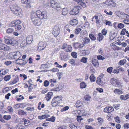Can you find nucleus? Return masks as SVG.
Here are the masks:
<instances>
[{
	"label": "nucleus",
	"instance_id": "5701e85b",
	"mask_svg": "<svg viewBox=\"0 0 129 129\" xmlns=\"http://www.w3.org/2000/svg\"><path fill=\"white\" fill-rule=\"evenodd\" d=\"M83 104L82 102L79 100L77 101L75 104V106L76 107L79 108L82 106Z\"/></svg>",
	"mask_w": 129,
	"mask_h": 129
},
{
	"label": "nucleus",
	"instance_id": "c85d7f7f",
	"mask_svg": "<svg viewBox=\"0 0 129 129\" xmlns=\"http://www.w3.org/2000/svg\"><path fill=\"white\" fill-rule=\"evenodd\" d=\"M65 50L66 52H70L72 51V47L71 46L68 45V47Z\"/></svg>",
	"mask_w": 129,
	"mask_h": 129
},
{
	"label": "nucleus",
	"instance_id": "cd10ccee",
	"mask_svg": "<svg viewBox=\"0 0 129 129\" xmlns=\"http://www.w3.org/2000/svg\"><path fill=\"white\" fill-rule=\"evenodd\" d=\"M90 79L91 82H94L96 80V78L93 74H92L90 76Z\"/></svg>",
	"mask_w": 129,
	"mask_h": 129
},
{
	"label": "nucleus",
	"instance_id": "e433bc0d",
	"mask_svg": "<svg viewBox=\"0 0 129 129\" xmlns=\"http://www.w3.org/2000/svg\"><path fill=\"white\" fill-rule=\"evenodd\" d=\"M55 117L54 116H52L50 118H48L46 119V120L47 121H49L51 122H54L55 120Z\"/></svg>",
	"mask_w": 129,
	"mask_h": 129
},
{
	"label": "nucleus",
	"instance_id": "13d9d810",
	"mask_svg": "<svg viewBox=\"0 0 129 129\" xmlns=\"http://www.w3.org/2000/svg\"><path fill=\"white\" fill-rule=\"evenodd\" d=\"M116 68L118 69V70L119 71H120L123 72L125 71L124 69L122 68L120 66H119L118 67H117Z\"/></svg>",
	"mask_w": 129,
	"mask_h": 129
},
{
	"label": "nucleus",
	"instance_id": "aec40b11",
	"mask_svg": "<svg viewBox=\"0 0 129 129\" xmlns=\"http://www.w3.org/2000/svg\"><path fill=\"white\" fill-rule=\"evenodd\" d=\"M92 64L95 67H97L99 65L98 60L96 59L93 60L92 61Z\"/></svg>",
	"mask_w": 129,
	"mask_h": 129
},
{
	"label": "nucleus",
	"instance_id": "2f4dec72",
	"mask_svg": "<svg viewBox=\"0 0 129 129\" xmlns=\"http://www.w3.org/2000/svg\"><path fill=\"white\" fill-rule=\"evenodd\" d=\"M19 81V78L17 76H16L14 79V80L12 82L13 84H15L17 83Z\"/></svg>",
	"mask_w": 129,
	"mask_h": 129
},
{
	"label": "nucleus",
	"instance_id": "423d86ee",
	"mask_svg": "<svg viewBox=\"0 0 129 129\" xmlns=\"http://www.w3.org/2000/svg\"><path fill=\"white\" fill-rule=\"evenodd\" d=\"M81 9V7L79 6H75L70 11V14L72 15H76L78 13L80 10Z\"/></svg>",
	"mask_w": 129,
	"mask_h": 129
},
{
	"label": "nucleus",
	"instance_id": "c756f323",
	"mask_svg": "<svg viewBox=\"0 0 129 129\" xmlns=\"http://www.w3.org/2000/svg\"><path fill=\"white\" fill-rule=\"evenodd\" d=\"M80 88H85L86 87V85L85 83L83 82H82L80 83Z\"/></svg>",
	"mask_w": 129,
	"mask_h": 129
},
{
	"label": "nucleus",
	"instance_id": "de8ad7c7",
	"mask_svg": "<svg viewBox=\"0 0 129 129\" xmlns=\"http://www.w3.org/2000/svg\"><path fill=\"white\" fill-rule=\"evenodd\" d=\"M13 30V29L12 28H9L7 30V32L8 34H10L12 33Z\"/></svg>",
	"mask_w": 129,
	"mask_h": 129
},
{
	"label": "nucleus",
	"instance_id": "20e7f679",
	"mask_svg": "<svg viewBox=\"0 0 129 129\" xmlns=\"http://www.w3.org/2000/svg\"><path fill=\"white\" fill-rule=\"evenodd\" d=\"M35 14L37 17L41 19H45L47 16V13L45 11L42 12L40 10H37Z\"/></svg>",
	"mask_w": 129,
	"mask_h": 129
},
{
	"label": "nucleus",
	"instance_id": "58836bf2",
	"mask_svg": "<svg viewBox=\"0 0 129 129\" xmlns=\"http://www.w3.org/2000/svg\"><path fill=\"white\" fill-rule=\"evenodd\" d=\"M81 29L79 28H76L75 30V34H78L81 31Z\"/></svg>",
	"mask_w": 129,
	"mask_h": 129
},
{
	"label": "nucleus",
	"instance_id": "a18cd8bd",
	"mask_svg": "<svg viewBox=\"0 0 129 129\" xmlns=\"http://www.w3.org/2000/svg\"><path fill=\"white\" fill-rule=\"evenodd\" d=\"M89 37L93 40H94L96 39V38L94 36L93 34H89Z\"/></svg>",
	"mask_w": 129,
	"mask_h": 129
},
{
	"label": "nucleus",
	"instance_id": "9b49d317",
	"mask_svg": "<svg viewBox=\"0 0 129 129\" xmlns=\"http://www.w3.org/2000/svg\"><path fill=\"white\" fill-rule=\"evenodd\" d=\"M103 74H101V75L99 76L97 78L96 82L98 84L102 85L104 84L105 83V82H103L102 80L103 77Z\"/></svg>",
	"mask_w": 129,
	"mask_h": 129
},
{
	"label": "nucleus",
	"instance_id": "b1692460",
	"mask_svg": "<svg viewBox=\"0 0 129 129\" xmlns=\"http://www.w3.org/2000/svg\"><path fill=\"white\" fill-rule=\"evenodd\" d=\"M114 92L116 94H122L123 93V92L122 91L118 89H116Z\"/></svg>",
	"mask_w": 129,
	"mask_h": 129
},
{
	"label": "nucleus",
	"instance_id": "c03bdc74",
	"mask_svg": "<svg viewBox=\"0 0 129 129\" xmlns=\"http://www.w3.org/2000/svg\"><path fill=\"white\" fill-rule=\"evenodd\" d=\"M69 107L68 106H66L65 107L62 108L61 110L60 111L61 112H63L64 111H66L68 109Z\"/></svg>",
	"mask_w": 129,
	"mask_h": 129
},
{
	"label": "nucleus",
	"instance_id": "f03ea898",
	"mask_svg": "<svg viewBox=\"0 0 129 129\" xmlns=\"http://www.w3.org/2000/svg\"><path fill=\"white\" fill-rule=\"evenodd\" d=\"M41 19L37 17L35 14H33L31 16V20L33 24L35 25L39 26L41 24Z\"/></svg>",
	"mask_w": 129,
	"mask_h": 129
},
{
	"label": "nucleus",
	"instance_id": "7c9ffc66",
	"mask_svg": "<svg viewBox=\"0 0 129 129\" xmlns=\"http://www.w3.org/2000/svg\"><path fill=\"white\" fill-rule=\"evenodd\" d=\"M68 12V10L67 8H64L62 10V14L63 15H65L67 14Z\"/></svg>",
	"mask_w": 129,
	"mask_h": 129
},
{
	"label": "nucleus",
	"instance_id": "e2e57ef3",
	"mask_svg": "<svg viewBox=\"0 0 129 129\" xmlns=\"http://www.w3.org/2000/svg\"><path fill=\"white\" fill-rule=\"evenodd\" d=\"M77 119L78 121L80 122L81 120H83V119L81 118V116H77Z\"/></svg>",
	"mask_w": 129,
	"mask_h": 129
},
{
	"label": "nucleus",
	"instance_id": "5fc2aeb1",
	"mask_svg": "<svg viewBox=\"0 0 129 129\" xmlns=\"http://www.w3.org/2000/svg\"><path fill=\"white\" fill-rule=\"evenodd\" d=\"M97 58L99 60H102L105 59V58L100 55H98L97 56Z\"/></svg>",
	"mask_w": 129,
	"mask_h": 129
},
{
	"label": "nucleus",
	"instance_id": "f3484780",
	"mask_svg": "<svg viewBox=\"0 0 129 129\" xmlns=\"http://www.w3.org/2000/svg\"><path fill=\"white\" fill-rule=\"evenodd\" d=\"M33 36L31 35L28 36L26 38V40L27 44H31L33 40Z\"/></svg>",
	"mask_w": 129,
	"mask_h": 129
},
{
	"label": "nucleus",
	"instance_id": "052dcab7",
	"mask_svg": "<svg viewBox=\"0 0 129 129\" xmlns=\"http://www.w3.org/2000/svg\"><path fill=\"white\" fill-rule=\"evenodd\" d=\"M120 98L121 100H126L127 99L126 95H121L120 97Z\"/></svg>",
	"mask_w": 129,
	"mask_h": 129
},
{
	"label": "nucleus",
	"instance_id": "4468645a",
	"mask_svg": "<svg viewBox=\"0 0 129 129\" xmlns=\"http://www.w3.org/2000/svg\"><path fill=\"white\" fill-rule=\"evenodd\" d=\"M21 23V21L19 20H16L12 21L10 24L11 27H14L19 25Z\"/></svg>",
	"mask_w": 129,
	"mask_h": 129
},
{
	"label": "nucleus",
	"instance_id": "680f3d73",
	"mask_svg": "<svg viewBox=\"0 0 129 129\" xmlns=\"http://www.w3.org/2000/svg\"><path fill=\"white\" fill-rule=\"evenodd\" d=\"M42 119H44L46 118L49 117L50 116V115L48 114H44L42 116Z\"/></svg>",
	"mask_w": 129,
	"mask_h": 129
},
{
	"label": "nucleus",
	"instance_id": "f257e3e1",
	"mask_svg": "<svg viewBox=\"0 0 129 129\" xmlns=\"http://www.w3.org/2000/svg\"><path fill=\"white\" fill-rule=\"evenodd\" d=\"M62 97L61 96L55 97L53 98L52 102L51 104L53 107H55L57 106L62 102Z\"/></svg>",
	"mask_w": 129,
	"mask_h": 129
},
{
	"label": "nucleus",
	"instance_id": "864d4df0",
	"mask_svg": "<svg viewBox=\"0 0 129 129\" xmlns=\"http://www.w3.org/2000/svg\"><path fill=\"white\" fill-rule=\"evenodd\" d=\"M120 106V104H116L113 105V107L116 109L117 110L119 109Z\"/></svg>",
	"mask_w": 129,
	"mask_h": 129
},
{
	"label": "nucleus",
	"instance_id": "f8f14e48",
	"mask_svg": "<svg viewBox=\"0 0 129 129\" xmlns=\"http://www.w3.org/2000/svg\"><path fill=\"white\" fill-rule=\"evenodd\" d=\"M60 29L58 26H55L53 29V34L55 37L57 36L59 34Z\"/></svg>",
	"mask_w": 129,
	"mask_h": 129
},
{
	"label": "nucleus",
	"instance_id": "6ab92c4d",
	"mask_svg": "<svg viewBox=\"0 0 129 129\" xmlns=\"http://www.w3.org/2000/svg\"><path fill=\"white\" fill-rule=\"evenodd\" d=\"M53 95L52 92H49L47 94H46L45 98H46L47 101H49L51 98L52 96Z\"/></svg>",
	"mask_w": 129,
	"mask_h": 129
},
{
	"label": "nucleus",
	"instance_id": "9d476101",
	"mask_svg": "<svg viewBox=\"0 0 129 129\" xmlns=\"http://www.w3.org/2000/svg\"><path fill=\"white\" fill-rule=\"evenodd\" d=\"M51 7L56 10L58 11L60 9V6L58 3L54 1H52L50 2Z\"/></svg>",
	"mask_w": 129,
	"mask_h": 129
},
{
	"label": "nucleus",
	"instance_id": "4c0bfd02",
	"mask_svg": "<svg viewBox=\"0 0 129 129\" xmlns=\"http://www.w3.org/2000/svg\"><path fill=\"white\" fill-rule=\"evenodd\" d=\"M87 59L88 58H87L83 57L81 60L80 61L81 62L84 63H86L87 62Z\"/></svg>",
	"mask_w": 129,
	"mask_h": 129
},
{
	"label": "nucleus",
	"instance_id": "338daca9",
	"mask_svg": "<svg viewBox=\"0 0 129 129\" xmlns=\"http://www.w3.org/2000/svg\"><path fill=\"white\" fill-rule=\"evenodd\" d=\"M49 82L51 83H56L57 81L55 79H50L49 80Z\"/></svg>",
	"mask_w": 129,
	"mask_h": 129
},
{
	"label": "nucleus",
	"instance_id": "4be33fe9",
	"mask_svg": "<svg viewBox=\"0 0 129 129\" xmlns=\"http://www.w3.org/2000/svg\"><path fill=\"white\" fill-rule=\"evenodd\" d=\"M103 36L102 34L100 33H98L97 38L98 40L101 41L103 39Z\"/></svg>",
	"mask_w": 129,
	"mask_h": 129
},
{
	"label": "nucleus",
	"instance_id": "ea45409f",
	"mask_svg": "<svg viewBox=\"0 0 129 129\" xmlns=\"http://www.w3.org/2000/svg\"><path fill=\"white\" fill-rule=\"evenodd\" d=\"M69 127L72 129H76L77 128L78 126H76L73 124L71 123L69 125Z\"/></svg>",
	"mask_w": 129,
	"mask_h": 129
},
{
	"label": "nucleus",
	"instance_id": "7ed1b4c3",
	"mask_svg": "<svg viewBox=\"0 0 129 129\" xmlns=\"http://www.w3.org/2000/svg\"><path fill=\"white\" fill-rule=\"evenodd\" d=\"M13 11L17 16L20 15L21 14L22 10L20 8L19 5L17 4H14L13 6Z\"/></svg>",
	"mask_w": 129,
	"mask_h": 129
},
{
	"label": "nucleus",
	"instance_id": "a211bd4d",
	"mask_svg": "<svg viewBox=\"0 0 129 129\" xmlns=\"http://www.w3.org/2000/svg\"><path fill=\"white\" fill-rule=\"evenodd\" d=\"M30 0H21V2L22 3L27 5L26 6L27 7H31L30 4Z\"/></svg>",
	"mask_w": 129,
	"mask_h": 129
},
{
	"label": "nucleus",
	"instance_id": "603ef678",
	"mask_svg": "<svg viewBox=\"0 0 129 129\" xmlns=\"http://www.w3.org/2000/svg\"><path fill=\"white\" fill-rule=\"evenodd\" d=\"M113 68L112 67H109L107 69V71L111 74L112 72Z\"/></svg>",
	"mask_w": 129,
	"mask_h": 129
},
{
	"label": "nucleus",
	"instance_id": "6e6d98bb",
	"mask_svg": "<svg viewBox=\"0 0 129 129\" xmlns=\"http://www.w3.org/2000/svg\"><path fill=\"white\" fill-rule=\"evenodd\" d=\"M106 22L105 24L109 26H112V23L110 21L107 20H105Z\"/></svg>",
	"mask_w": 129,
	"mask_h": 129
},
{
	"label": "nucleus",
	"instance_id": "bb28decb",
	"mask_svg": "<svg viewBox=\"0 0 129 129\" xmlns=\"http://www.w3.org/2000/svg\"><path fill=\"white\" fill-rule=\"evenodd\" d=\"M126 62V59H123L120 60L118 62V64L120 65H123L125 64Z\"/></svg>",
	"mask_w": 129,
	"mask_h": 129
},
{
	"label": "nucleus",
	"instance_id": "0eeeda50",
	"mask_svg": "<svg viewBox=\"0 0 129 129\" xmlns=\"http://www.w3.org/2000/svg\"><path fill=\"white\" fill-rule=\"evenodd\" d=\"M21 53L19 51H16L12 53V55L13 56V58L14 59H16L18 58V59L16 61V63L18 62L19 61H20V62H22V61H24V60L21 59H19L20 58L21 56Z\"/></svg>",
	"mask_w": 129,
	"mask_h": 129
},
{
	"label": "nucleus",
	"instance_id": "09e8293b",
	"mask_svg": "<svg viewBox=\"0 0 129 129\" xmlns=\"http://www.w3.org/2000/svg\"><path fill=\"white\" fill-rule=\"evenodd\" d=\"M26 109L28 111H32L34 110V107H28L26 108Z\"/></svg>",
	"mask_w": 129,
	"mask_h": 129
},
{
	"label": "nucleus",
	"instance_id": "dca6fc26",
	"mask_svg": "<svg viewBox=\"0 0 129 129\" xmlns=\"http://www.w3.org/2000/svg\"><path fill=\"white\" fill-rule=\"evenodd\" d=\"M45 44L44 43L42 42H40L38 45V50H43L45 47Z\"/></svg>",
	"mask_w": 129,
	"mask_h": 129
},
{
	"label": "nucleus",
	"instance_id": "f704fd0d",
	"mask_svg": "<svg viewBox=\"0 0 129 129\" xmlns=\"http://www.w3.org/2000/svg\"><path fill=\"white\" fill-rule=\"evenodd\" d=\"M18 113L20 115H25L26 114V113L24 111L21 110H19Z\"/></svg>",
	"mask_w": 129,
	"mask_h": 129
},
{
	"label": "nucleus",
	"instance_id": "69168bd1",
	"mask_svg": "<svg viewBox=\"0 0 129 129\" xmlns=\"http://www.w3.org/2000/svg\"><path fill=\"white\" fill-rule=\"evenodd\" d=\"M15 26V29L18 30H19L21 29L22 26L20 25H19L16 26Z\"/></svg>",
	"mask_w": 129,
	"mask_h": 129
},
{
	"label": "nucleus",
	"instance_id": "774afa93",
	"mask_svg": "<svg viewBox=\"0 0 129 129\" xmlns=\"http://www.w3.org/2000/svg\"><path fill=\"white\" fill-rule=\"evenodd\" d=\"M107 30L105 29H103L102 31V33L104 35H105L107 33Z\"/></svg>",
	"mask_w": 129,
	"mask_h": 129
},
{
	"label": "nucleus",
	"instance_id": "39448f33",
	"mask_svg": "<svg viewBox=\"0 0 129 129\" xmlns=\"http://www.w3.org/2000/svg\"><path fill=\"white\" fill-rule=\"evenodd\" d=\"M94 18L96 19V22L97 26L101 27L103 25L102 16L100 14H99L98 16H94Z\"/></svg>",
	"mask_w": 129,
	"mask_h": 129
},
{
	"label": "nucleus",
	"instance_id": "473e14b6",
	"mask_svg": "<svg viewBox=\"0 0 129 129\" xmlns=\"http://www.w3.org/2000/svg\"><path fill=\"white\" fill-rule=\"evenodd\" d=\"M98 120V123L99 124L102 125L103 122V120L102 118L101 117H99L97 119Z\"/></svg>",
	"mask_w": 129,
	"mask_h": 129
},
{
	"label": "nucleus",
	"instance_id": "ddd939ff",
	"mask_svg": "<svg viewBox=\"0 0 129 129\" xmlns=\"http://www.w3.org/2000/svg\"><path fill=\"white\" fill-rule=\"evenodd\" d=\"M10 48L8 46L2 43H0V50L5 51H8L9 50Z\"/></svg>",
	"mask_w": 129,
	"mask_h": 129
},
{
	"label": "nucleus",
	"instance_id": "c9c22d12",
	"mask_svg": "<svg viewBox=\"0 0 129 129\" xmlns=\"http://www.w3.org/2000/svg\"><path fill=\"white\" fill-rule=\"evenodd\" d=\"M11 76L10 75H9L5 76L4 78V79L5 81H7L9 80Z\"/></svg>",
	"mask_w": 129,
	"mask_h": 129
},
{
	"label": "nucleus",
	"instance_id": "1a4fd4ad",
	"mask_svg": "<svg viewBox=\"0 0 129 129\" xmlns=\"http://www.w3.org/2000/svg\"><path fill=\"white\" fill-rule=\"evenodd\" d=\"M5 42L6 44L9 45H12L13 46H15L17 43L16 40L14 39H5Z\"/></svg>",
	"mask_w": 129,
	"mask_h": 129
},
{
	"label": "nucleus",
	"instance_id": "37998d69",
	"mask_svg": "<svg viewBox=\"0 0 129 129\" xmlns=\"http://www.w3.org/2000/svg\"><path fill=\"white\" fill-rule=\"evenodd\" d=\"M69 62L70 64L72 65H75V60L73 59H72L69 60Z\"/></svg>",
	"mask_w": 129,
	"mask_h": 129
},
{
	"label": "nucleus",
	"instance_id": "a19ab883",
	"mask_svg": "<svg viewBox=\"0 0 129 129\" xmlns=\"http://www.w3.org/2000/svg\"><path fill=\"white\" fill-rule=\"evenodd\" d=\"M71 56L74 58H76L77 57V54L75 52H72L71 53Z\"/></svg>",
	"mask_w": 129,
	"mask_h": 129
},
{
	"label": "nucleus",
	"instance_id": "393cba45",
	"mask_svg": "<svg viewBox=\"0 0 129 129\" xmlns=\"http://www.w3.org/2000/svg\"><path fill=\"white\" fill-rule=\"evenodd\" d=\"M8 72V70L7 69H2L0 71V74L4 75Z\"/></svg>",
	"mask_w": 129,
	"mask_h": 129
},
{
	"label": "nucleus",
	"instance_id": "4d7b16f0",
	"mask_svg": "<svg viewBox=\"0 0 129 129\" xmlns=\"http://www.w3.org/2000/svg\"><path fill=\"white\" fill-rule=\"evenodd\" d=\"M84 41L83 43H85V45L88 44L89 43V38L87 37L85 38L84 39Z\"/></svg>",
	"mask_w": 129,
	"mask_h": 129
},
{
	"label": "nucleus",
	"instance_id": "79ce46f5",
	"mask_svg": "<svg viewBox=\"0 0 129 129\" xmlns=\"http://www.w3.org/2000/svg\"><path fill=\"white\" fill-rule=\"evenodd\" d=\"M6 53L5 52L1 51L0 52V58L4 57Z\"/></svg>",
	"mask_w": 129,
	"mask_h": 129
},
{
	"label": "nucleus",
	"instance_id": "a878e982",
	"mask_svg": "<svg viewBox=\"0 0 129 129\" xmlns=\"http://www.w3.org/2000/svg\"><path fill=\"white\" fill-rule=\"evenodd\" d=\"M86 50H81L79 53V55L80 56L85 55L87 54Z\"/></svg>",
	"mask_w": 129,
	"mask_h": 129
},
{
	"label": "nucleus",
	"instance_id": "bf43d9fd",
	"mask_svg": "<svg viewBox=\"0 0 129 129\" xmlns=\"http://www.w3.org/2000/svg\"><path fill=\"white\" fill-rule=\"evenodd\" d=\"M22 62L21 63H20L19 62H17V63L20 65H24L26 64L27 63V61H25L24 62H23V61L22 62Z\"/></svg>",
	"mask_w": 129,
	"mask_h": 129
},
{
	"label": "nucleus",
	"instance_id": "72a5a7b5",
	"mask_svg": "<svg viewBox=\"0 0 129 129\" xmlns=\"http://www.w3.org/2000/svg\"><path fill=\"white\" fill-rule=\"evenodd\" d=\"M11 118V117L10 115H4L3 117V118L7 120H9Z\"/></svg>",
	"mask_w": 129,
	"mask_h": 129
},
{
	"label": "nucleus",
	"instance_id": "8fccbe9b",
	"mask_svg": "<svg viewBox=\"0 0 129 129\" xmlns=\"http://www.w3.org/2000/svg\"><path fill=\"white\" fill-rule=\"evenodd\" d=\"M49 82L47 80H45L44 82V85L45 87L48 86L49 85Z\"/></svg>",
	"mask_w": 129,
	"mask_h": 129
},
{
	"label": "nucleus",
	"instance_id": "0e129e2a",
	"mask_svg": "<svg viewBox=\"0 0 129 129\" xmlns=\"http://www.w3.org/2000/svg\"><path fill=\"white\" fill-rule=\"evenodd\" d=\"M124 26V25L121 23L119 24L118 25V27L120 28L121 29L123 28Z\"/></svg>",
	"mask_w": 129,
	"mask_h": 129
},
{
	"label": "nucleus",
	"instance_id": "412c9836",
	"mask_svg": "<svg viewBox=\"0 0 129 129\" xmlns=\"http://www.w3.org/2000/svg\"><path fill=\"white\" fill-rule=\"evenodd\" d=\"M78 23V21L76 19H74L70 22L71 25L75 26Z\"/></svg>",
	"mask_w": 129,
	"mask_h": 129
},
{
	"label": "nucleus",
	"instance_id": "3c124183",
	"mask_svg": "<svg viewBox=\"0 0 129 129\" xmlns=\"http://www.w3.org/2000/svg\"><path fill=\"white\" fill-rule=\"evenodd\" d=\"M108 113H110L114 111L113 108L112 107H108Z\"/></svg>",
	"mask_w": 129,
	"mask_h": 129
},
{
	"label": "nucleus",
	"instance_id": "49530a36",
	"mask_svg": "<svg viewBox=\"0 0 129 129\" xmlns=\"http://www.w3.org/2000/svg\"><path fill=\"white\" fill-rule=\"evenodd\" d=\"M27 44V42H25V41H22V43L21 44V46L22 47H25L26 46Z\"/></svg>",
	"mask_w": 129,
	"mask_h": 129
},
{
	"label": "nucleus",
	"instance_id": "2eb2a0df",
	"mask_svg": "<svg viewBox=\"0 0 129 129\" xmlns=\"http://www.w3.org/2000/svg\"><path fill=\"white\" fill-rule=\"evenodd\" d=\"M105 4L110 6L114 7L116 5V3L112 0H107L105 2Z\"/></svg>",
	"mask_w": 129,
	"mask_h": 129
},
{
	"label": "nucleus",
	"instance_id": "6e6552de",
	"mask_svg": "<svg viewBox=\"0 0 129 129\" xmlns=\"http://www.w3.org/2000/svg\"><path fill=\"white\" fill-rule=\"evenodd\" d=\"M110 82L112 85L116 87H119L121 85L119 80L114 78H112L110 80Z\"/></svg>",
	"mask_w": 129,
	"mask_h": 129
}]
</instances>
